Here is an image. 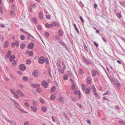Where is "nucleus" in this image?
<instances>
[{
	"label": "nucleus",
	"instance_id": "27",
	"mask_svg": "<svg viewBox=\"0 0 125 125\" xmlns=\"http://www.w3.org/2000/svg\"><path fill=\"white\" fill-rule=\"evenodd\" d=\"M10 14L13 17L15 16V13L13 11H11L10 12Z\"/></svg>",
	"mask_w": 125,
	"mask_h": 125
},
{
	"label": "nucleus",
	"instance_id": "34",
	"mask_svg": "<svg viewBox=\"0 0 125 125\" xmlns=\"http://www.w3.org/2000/svg\"><path fill=\"white\" fill-rule=\"evenodd\" d=\"M40 102L42 103H44V100L43 98H40L39 99Z\"/></svg>",
	"mask_w": 125,
	"mask_h": 125
},
{
	"label": "nucleus",
	"instance_id": "53",
	"mask_svg": "<svg viewBox=\"0 0 125 125\" xmlns=\"http://www.w3.org/2000/svg\"><path fill=\"white\" fill-rule=\"evenodd\" d=\"M15 6L13 5L12 4L11 6V8L12 9H14L15 8Z\"/></svg>",
	"mask_w": 125,
	"mask_h": 125
},
{
	"label": "nucleus",
	"instance_id": "7",
	"mask_svg": "<svg viewBox=\"0 0 125 125\" xmlns=\"http://www.w3.org/2000/svg\"><path fill=\"white\" fill-rule=\"evenodd\" d=\"M52 27H55V26L57 27H58L59 26V24L58 22H53L52 24Z\"/></svg>",
	"mask_w": 125,
	"mask_h": 125
},
{
	"label": "nucleus",
	"instance_id": "37",
	"mask_svg": "<svg viewBox=\"0 0 125 125\" xmlns=\"http://www.w3.org/2000/svg\"><path fill=\"white\" fill-rule=\"evenodd\" d=\"M33 21L35 24L37 23V21L36 19L35 18H33L32 19Z\"/></svg>",
	"mask_w": 125,
	"mask_h": 125
},
{
	"label": "nucleus",
	"instance_id": "14",
	"mask_svg": "<svg viewBox=\"0 0 125 125\" xmlns=\"http://www.w3.org/2000/svg\"><path fill=\"white\" fill-rule=\"evenodd\" d=\"M34 47V44L33 43H31L29 44L28 46V48L30 49H32Z\"/></svg>",
	"mask_w": 125,
	"mask_h": 125
},
{
	"label": "nucleus",
	"instance_id": "23",
	"mask_svg": "<svg viewBox=\"0 0 125 125\" xmlns=\"http://www.w3.org/2000/svg\"><path fill=\"white\" fill-rule=\"evenodd\" d=\"M55 96L54 94H52L50 97V99L52 100H53L55 99Z\"/></svg>",
	"mask_w": 125,
	"mask_h": 125
},
{
	"label": "nucleus",
	"instance_id": "17",
	"mask_svg": "<svg viewBox=\"0 0 125 125\" xmlns=\"http://www.w3.org/2000/svg\"><path fill=\"white\" fill-rule=\"evenodd\" d=\"M85 93L86 94H89L90 92V88H88L86 89L85 90Z\"/></svg>",
	"mask_w": 125,
	"mask_h": 125
},
{
	"label": "nucleus",
	"instance_id": "8",
	"mask_svg": "<svg viewBox=\"0 0 125 125\" xmlns=\"http://www.w3.org/2000/svg\"><path fill=\"white\" fill-rule=\"evenodd\" d=\"M32 75L33 76L37 77L38 76V73L36 70H35L32 73Z\"/></svg>",
	"mask_w": 125,
	"mask_h": 125
},
{
	"label": "nucleus",
	"instance_id": "33",
	"mask_svg": "<svg viewBox=\"0 0 125 125\" xmlns=\"http://www.w3.org/2000/svg\"><path fill=\"white\" fill-rule=\"evenodd\" d=\"M55 90V87L54 86H53L51 90V92H53Z\"/></svg>",
	"mask_w": 125,
	"mask_h": 125
},
{
	"label": "nucleus",
	"instance_id": "13",
	"mask_svg": "<svg viewBox=\"0 0 125 125\" xmlns=\"http://www.w3.org/2000/svg\"><path fill=\"white\" fill-rule=\"evenodd\" d=\"M92 78L90 77H88L87 79V82L88 83H91L92 82Z\"/></svg>",
	"mask_w": 125,
	"mask_h": 125
},
{
	"label": "nucleus",
	"instance_id": "46",
	"mask_svg": "<svg viewBox=\"0 0 125 125\" xmlns=\"http://www.w3.org/2000/svg\"><path fill=\"white\" fill-rule=\"evenodd\" d=\"M119 123L121 124H123V125H125V122H124L122 121H120L119 122Z\"/></svg>",
	"mask_w": 125,
	"mask_h": 125
},
{
	"label": "nucleus",
	"instance_id": "26",
	"mask_svg": "<svg viewBox=\"0 0 125 125\" xmlns=\"http://www.w3.org/2000/svg\"><path fill=\"white\" fill-rule=\"evenodd\" d=\"M17 62L16 60H15L13 61L12 63L13 65L14 66H16L17 65Z\"/></svg>",
	"mask_w": 125,
	"mask_h": 125
},
{
	"label": "nucleus",
	"instance_id": "49",
	"mask_svg": "<svg viewBox=\"0 0 125 125\" xmlns=\"http://www.w3.org/2000/svg\"><path fill=\"white\" fill-rule=\"evenodd\" d=\"M24 105L26 107H28L29 106V104L27 103H25L24 104Z\"/></svg>",
	"mask_w": 125,
	"mask_h": 125
},
{
	"label": "nucleus",
	"instance_id": "31",
	"mask_svg": "<svg viewBox=\"0 0 125 125\" xmlns=\"http://www.w3.org/2000/svg\"><path fill=\"white\" fill-rule=\"evenodd\" d=\"M59 70L60 72L62 73L63 74L64 73L65 70L63 69H59Z\"/></svg>",
	"mask_w": 125,
	"mask_h": 125
},
{
	"label": "nucleus",
	"instance_id": "20",
	"mask_svg": "<svg viewBox=\"0 0 125 125\" xmlns=\"http://www.w3.org/2000/svg\"><path fill=\"white\" fill-rule=\"evenodd\" d=\"M92 89L93 91L94 94V93H97L96 92V88H95V87L94 85H93V87Z\"/></svg>",
	"mask_w": 125,
	"mask_h": 125
},
{
	"label": "nucleus",
	"instance_id": "58",
	"mask_svg": "<svg viewBox=\"0 0 125 125\" xmlns=\"http://www.w3.org/2000/svg\"><path fill=\"white\" fill-rule=\"evenodd\" d=\"M45 63L47 64H48L49 63V60H46L45 62Z\"/></svg>",
	"mask_w": 125,
	"mask_h": 125
},
{
	"label": "nucleus",
	"instance_id": "5",
	"mask_svg": "<svg viewBox=\"0 0 125 125\" xmlns=\"http://www.w3.org/2000/svg\"><path fill=\"white\" fill-rule=\"evenodd\" d=\"M42 84L45 88H47L48 87V83L45 81H43L42 82Z\"/></svg>",
	"mask_w": 125,
	"mask_h": 125
},
{
	"label": "nucleus",
	"instance_id": "38",
	"mask_svg": "<svg viewBox=\"0 0 125 125\" xmlns=\"http://www.w3.org/2000/svg\"><path fill=\"white\" fill-rule=\"evenodd\" d=\"M3 9L2 6L0 5V13L2 14L3 13Z\"/></svg>",
	"mask_w": 125,
	"mask_h": 125
},
{
	"label": "nucleus",
	"instance_id": "6",
	"mask_svg": "<svg viewBox=\"0 0 125 125\" xmlns=\"http://www.w3.org/2000/svg\"><path fill=\"white\" fill-rule=\"evenodd\" d=\"M17 93L19 94L20 96L21 97H24V95L23 93L20 90L18 89L17 90Z\"/></svg>",
	"mask_w": 125,
	"mask_h": 125
},
{
	"label": "nucleus",
	"instance_id": "51",
	"mask_svg": "<svg viewBox=\"0 0 125 125\" xmlns=\"http://www.w3.org/2000/svg\"><path fill=\"white\" fill-rule=\"evenodd\" d=\"M80 20H81V21H82V22L83 23L84 22V21L82 17L80 16Z\"/></svg>",
	"mask_w": 125,
	"mask_h": 125
},
{
	"label": "nucleus",
	"instance_id": "57",
	"mask_svg": "<svg viewBox=\"0 0 125 125\" xmlns=\"http://www.w3.org/2000/svg\"><path fill=\"white\" fill-rule=\"evenodd\" d=\"M71 99L73 100V101L74 102L75 101H76L75 99L73 97H71Z\"/></svg>",
	"mask_w": 125,
	"mask_h": 125
},
{
	"label": "nucleus",
	"instance_id": "11",
	"mask_svg": "<svg viewBox=\"0 0 125 125\" xmlns=\"http://www.w3.org/2000/svg\"><path fill=\"white\" fill-rule=\"evenodd\" d=\"M31 86L34 88L39 87L40 86V84H33L31 85Z\"/></svg>",
	"mask_w": 125,
	"mask_h": 125
},
{
	"label": "nucleus",
	"instance_id": "4",
	"mask_svg": "<svg viewBox=\"0 0 125 125\" xmlns=\"http://www.w3.org/2000/svg\"><path fill=\"white\" fill-rule=\"evenodd\" d=\"M40 64H42L44 63L45 59L43 57H40L38 60Z\"/></svg>",
	"mask_w": 125,
	"mask_h": 125
},
{
	"label": "nucleus",
	"instance_id": "9",
	"mask_svg": "<svg viewBox=\"0 0 125 125\" xmlns=\"http://www.w3.org/2000/svg\"><path fill=\"white\" fill-rule=\"evenodd\" d=\"M31 108L32 111L34 112H35L37 111V109L36 107L33 106H31Z\"/></svg>",
	"mask_w": 125,
	"mask_h": 125
},
{
	"label": "nucleus",
	"instance_id": "36",
	"mask_svg": "<svg viewBox=\"0 0 125 125\" xmlns=\"http://www.w3.org/2000/svg\"><path fill=\"white\" fill-rule=\"evenodd\" d=\"M9 45V42L8 41H6L4 43V46L5 47H7Z\"/></svg>",
	"mask_w": 125,
	"mask_h": 125
},
{
	"label": "nucleus",
	"instance_id": "56",
	"mask_svg": "<svg viewBox=\"0 0 125 125\" xmlns=\"http://www.w3.org/2000/svg\"><path fill=\"white\" fill-rule=\"evenodd\" d=\"M46 17L48 19H49L50 18V15H47L46 16Z\"/></svg>",
	"mask_w": 125,
	"mask_h": 125
},
{
	"label": "nucleus",
	"instance_id": "30",
	"mask_svg": "<svg viewBox=\"0 0 125 125\" xmlns=\"http://www.w3.org/2000/svg\"><path fill=\"white\" fill-rule=\"evenodd\" d=\"M22 79L23 80L25 81H26L28 80V79L27 77L26 76H24L23 78Z\"/></svg>",
	"mask_w": 125,
	"mask_h": 125
},
{
	"label": "nucleus",
	"instance_id": "45",
	"mask_svg": "<svg viewBox=\"0 0 125 125\" xmlns=\"http://www.w3.org/2000/svg\"><path fill=\"white\" fill-rule=\"evenodd\" d=\"M38 30H40L42 29V26L40 25H38Z\"/></svg>",
	"mask_w": 125,
	"mask_h": 125
},
{
	"label": "nucleus",
	"instance_id": "35",
	"mask_svg": "<svg viewBox=\"0 0 125 125\" xmlns=\"http://www.w3.org/2000/svg\"><path fill=\"white\" fill-rule=\"evenodd\" d=\"M75 85L74 83H73L72 85V89L73 90L75 89Z\"/></svg>",
	"mask_w": 125,
	"mask_h": 125
},
{
	"label": "nucleus",
	"instance_id": "47",
	"mask_svg": "<svg viewBox=\"0 0 125 125\" xmlns=\"http://www.w3.org/2000/svg\"><path fill=\"white\" fill-rule=\"evenodd\" d=\"M33 52L32 51H31L30 52H29V54L31 56H32L33 55Z\"/></svg>",
	"mask_w": 125,
	"mask_h": 125
},
{
	"label": "nucleus",
	"instance_id": "21",
	"mask_svg": "<svg viewBox=\"0 0 125 125\" xmlns=\"http://www.w3.org/2000/svg\"><path fill=\"white\" fill-rule=\"evenodd\" d=\"M17 108L20 111H21L25 114L28 113L27 112L25 111L24 110L20 108Z\"/></svg>",
	"mask_w": 125,
	"mask_h": 125
},
{
	"label": "nucleus",
	"instance_id": "40",
	"mask_svg": "<svg viewBox=\"0 0 125 125\" xmlns=\"http://www.w3.org/2000/svg\"><path fill=\"white\" fill-rule=\"evenodd\" d=\"M26 63L27 64H30L31 62V61L30 60H27L26 61Z\"/></svg>",
	"mask_w": 125,
	"mask_h": 125
},
{
	"label": "nucleus",
	"instance_id": "50",
	"mask_svg": "<svg viewBox=\"0 0 125 125\" xmlns=\"http://www.w3.org/2000/svg\"><path fill=\"white\" fill-rule=\"evenodd\" d=\"M15 43L14 42H13L11 44V47H14L15 46Z\"/></svg>",
	"mask_w": 125,
	"mask_h": 125
},
{
	"label": "nucleus",
	"instance_id": "44",
	"mask_svg": "<svg viewBox=\"0 0 125 125\" xmlns=\"http://www.w3.org/2000/svg\"><path fill=\"white\" fill-rule=\"evenodd\" d=\"M45 35L46 37H48L49 35V33L48 32H45Z\"/></svg>",
	"mask_w": 125,
	"mask_h": 125
},
{
	"label": "nucleus",
	"instance_id": "24",
	"mask_svg": "<svg viewBox=\"0 0 125 125\" xmlns=\"http://www.w3.org/2000/svg\"><path fill=\"white\" fill-rule=\"evenodd\" d=\"M41 109L42 110L43 112H45L47 110V108L45 106H42Z\"/></svg>",
	"mask_w": 125,
	"mask_h": 125
},
{
	"label": "nucleus",
	"instance_id": "22",
	"mask_svg": "<svg viewBox=\"0 0 125 125\" xmlns=\"http://www.w3.org/2000/svg\"><path fill=\"white\" fill-rule=\"evenodd\" d=\"M63 79L65 80H66L68 79V76L66 74L64 75L63 76Z\"/></svg>",
	"mask_w": 125,
	"mask_h": 125
},
{
	"label": "nucleus",
	"instance_id": "2",
	"mask_svg": "<svg viewBox=\"0 0 125 125\" xmlns=\"http://www.w3.org/2000/svg\"><path fill=\"white\" fill-rule=\"evenodd\" d=\"M10 90L11 92L14 95L15 97L17 99L19 98L18 95L15 93V91L14 89H11Z\"/></svg>",
	"mask_w": 125,
	"mask_h": 125
},
{
	"label": "nucleus",
	"instance_id": "16",
	"mask_svg": "<svg viewBox=\"0 0 125 125\" xmlns=\"http://www.w3.org/2000/svg\"><path fill=\"white\" fill-rule=\"evenodd\" d=\"M58 100L60 103H62L63 102V98L62 96H60Z\"/></svg>",
	"mask_w": 125,
	"mask_h": 125
},
{
	"label": "nucleus",
	"instance_id": "28",
	"mask_svg": "<svg viewBox=\"0 0 125 125\" xmlns=\"http://www.w3.org/2000/svg\"><path fill=\"white\" fill-rule=\"evenodd\" d=\"M25 47V45L24 43L20 45V48L21 49H23Z\"/></svg>",
	"mask_w": 125,
	"mask_h": 125
},
{
	"label": "nucleus",
	"instance_id": "15",
	"mask_svg": "<svg viewBox=\"0 0 125 125\" xmlns=\"http://www.w3.org/2000/svg\"><path fill=\"white\" fill-rule=\"evenodd\" d=\"M91 73L93 76H95L97 73V72H95L93 70L92 71Z\"/></svg>",
	"mask_w": 125,
	"mask_h": 125
},
{
	"label": "nucleus",
	"instance_id": "39",
	"mask_svg": "<svg viewBox=\"0 0 125 125\" xmlns=\"http://www.w3.org/2000/svg\"><path fill=\"white\" fill-rule=\"evenodd\" d=\"M79 73L80 74H83V71L81 69H80L79 70Z\"/></svg>",
	"mask_w": 125,
	"mask_h": 125
},
{
	"label": "nucleus",
	"instance_id": "41",
	"mask_svg": "<svg viewBox=\"0 0 125 125\" xmlns=\"http://www.w3.org/2000/svg\"><path fill=\"white\" fill-rule=\"evenodd\" d=\"M25 36L24 35H21L20 36V38L22 40H24L25 39Z\"/></svg>",
	"mask_w": 125,
	"mask_h": 125
},
{
	"label": "nucleus",
	"instance_id": "64",
	"mask_svg": "<svg viewBox=\"0 0 125 125\" xmlns=\"http://www.w3.org/2000/svg\"><path fill=\"white\" fill-rule=\"evenodd\" d=\"M108 93V92L107 91L105 93L103 94V95H107V94Z\"/></svg>",
	"mask_w": 125,
	"mask_h": 125
},
{
	"label": "nucleus",
	"instance_id": "12",
	"mask_svg": "<svg viewBox=\"0 0 125 125\" xmlns=\"http://www.w3.org/2000/svg\"><path fill=\"white\" fill-rule=\"evenodd\" d=\"M45 26L46 27L48 28H49L52 27L51 24H49L48 23H46L45 24Z\"/></svg>",
	"mask_w": 125,
	"mask_h": 125
},
{
	"label": "nucleus",
	"instance_id": "59",
	"mask_svg": "<svg viewBox=\"0 0 125 125\" xmlns=\"http://www.w3.org/2000/svg\"><path fill=\"white\" fill-rule=\"evenodd\" d=\"M102 38L103 40L105 42H106V39L104 37H102Z\"/></svg>",
	"mask_w": 125,
	"mask_h": 125
},
{
	"label": "nucleus",
	"instance_id": "32",
	"mask_svg": "<svg viewBox=\"0 0 125 125\" xmlns=\"http://www.w3.org/2000/svg\"><path fill=\"white\" fill-rule=\"evenodd\" d=\"M94 95H95L96 96V97L98 99H100V97L99 95L97 94V93L94 94Z\"/></svg>",
	"mask_w": 125,
	"mask_h": 125
},
{
	"label": "nucleus",
	"instance_id": "48",
	"mask_svg": "<svg viewBox=\"0 0 125 125\" xmlns=\"http://www.w3.org/2000/svg\"><path fill=\"white\" fill-rule=\"evenodd\" d=\"M15 45L17 47H18L19 46V42L18 41H16L15 43Z\"/></svg>",
	"mask_w": 125,
	"mask_h": 125
},
{
	"label": "nucleus",
	"instance_id": "3",
	"mask_svg": "<svg viewBox=\"0 0 125 125\" xmlns=\"http://www.w3.org/2000/svg\"><path fill=\"white\" fill-rule=\"evenodd\" d=\"M19 69L21 71H23L25 70L26 69V66L24 64H22L20 65Z\"/></svg>",
	"mask_w": 125,
	"mask_h": 125
},
{
	"label": "nucleus",
	"instance_id": "1",
	"mask_svg": "<svg viewBox=\"0 0 125 125\" xmlns=\"http://www.w3.org/2000/svg\"><path fill=\"white\" fill-rule=\"evenodd\" d=\"M11 53V52L10 51H9L8 52L7 54L6 55V57L7 58H10V61H12V60L14 59L15 56L14 55H12L10 56Z\"/></svg>",
	"mask_w": 125,
	"mask_h": 125
},
{
	"label": "nucleus",
	"instance_id": "25",
	"mask_svg": "<svg viewBox=\"0 0 125 125\" xmlns=\"http://www.w3.org/2000/svg\"><path fill=\"white\" fill-rule=\"evenodd\" d=\"M37 92L39 93H41L42 92V89L40 88H38L36 89Z\"/></svg>",
	"mask_w": 125,
	"mask_h": 125
},
{
	"label": "nucleus",
	"instance_id": "43",
	"mask_svg": "<svg viewBox=\"0 0 125 125\" xmlns=\"http://www.w3.org/2000/svg\"><path fill=\"white\" fill-rule=\"evenodd\" d=\"M48 72H49V74L50 75V76H51L52 77V75L53 74V73L52 72V73H51V70L50 69L49 70Z\"/></svg>",
	"mask_w": 125,
	"mask_h": 125
},
{
	"label": "nucleus",
	"instance_id": "52",
	"mask_svg": "<svg viewBox=\"0 0 125 125\" xmlns=\"http://www.w3.org/2000/svg\"><path fill=\"white\" fill-rule=\"evenodd\" d=\"M94 44L95 45L96 47H98V44L96 42H94Z\"/></svg>",
	"mask_w": 125,
	"mask_h": 125
},
{
	"label": "nucleus",
	"instance_id": "62",
	"mask_svg": "<svg viewBox=\"0 0 125 125\" xmlns=\"http://www.w3.org/2000/svg\"><path fill=\"white\" fill-rule=\"evenodd\" d=\"M37 102H36L34 101L32 103V104L33 105H35L36 104Z\"/></svg>",
	"mask_w": 125,
	"mask_h": 125
},
{
	"label": "nucleus",
	"instance_id": "42",
	"mask_svg": "<svg viewBox=\"0 0 125 125\" xmlns=\"http://www.w3.org/2000/svg\"><path fill=\"white\" fill-rule=\"evenodd\" d=\"M82 89L83 90H85V86L84 84H83L82 85Z\"/></svg>",
	"mask_w": 125,
	"mask_h": 125
},
{
	"label": "nucleus",
	"instance_id": "19",
	"mask_svg": "<svg viewBox=\"0 0 125 125\" xmlns=\"http://www.w3.org/2000/svg\"><path fill=\"white\" fill-rule=\"evenodd\" d=\"M58 34L59 36H62L63 34L62 31L61 30H60L58 32Z\"/></svg>",
	"mask_w": 125,
	"mask_h": 125
},
{
	"label": "nucleus",
	"instance_id": "63",
	"mask_svg": "<svg viewBox=\"0 0 125 125\" xmlns=\"http://www.w3.org/2000/svg\"><path fill=\"white\" fill-rule=\"evenodd\" d=\"M18 73L20 74L21 75L22 74V73L20 71H18L17 72Z\"/></svg>",
	"mask_w": 125,
	"mask_h": 125
},
{
	"label": "nucleus",
	"instance_id": "10",
	"mask_svg": "<svg viewBox=\"0 0 125 125\" xmlns=\"http://www.w3.org/2000/svg\"><path fill=\"white\" fill-rule=\"evenodd\" d=\"M75 91V94H78V98H81V93L80 91Z\"/></svg>",
	"mask_w": 125,
	"mask_h": 125
},
{
	"label": "nucleus",
	"instance_id": "55",
	"mask_svg": "<svg viewBox=\"0 0 125 125\" xmlns=\"http://www.w3.org/2000/svg\"><path fill=\"white\" fill-rule=\"evenodd\" d=\"M55 38L58 40H59L60 39V37L57 36H56L55 37Z\"/></svg>",
	"mask_w": 125,
	"mask_h": 125
},
{
	"label": "nucleus",
	"instance_id": "54",
	"mask_svg": "<svg viewBox=\"0 0 125 125\" xmlns=\"http://www.w3.org/2000/svg\"><path fill=\"white\" fill-rule=\"evenodd\" d=\"M29 123L27 121L26 122L24 123V125H29Z\"/></svg>",
	"mask_w": 125,
	"mask_h": 125
},
{
	"label": "nucleus",
	"instance_id": "61",
	"mask_svg": "<svg viewBox=\"0 0 125 125\" xmlns=\"http://www.w3.org/2000/svg\"><path fill=\"white\" fill-rule=\"evenodd\" d=\"M52 119L53 120V121L54 122H55V119H54V117L53 116H52Z\"/></svg>",
	"mask_w": 125,
	"mask_h": 125
},
{
	"label": "nucleus",
	"instance_id": "29",
	"mask_svg": "<svg viewBox=\"0 0 125 125\" xmlns=\"http://www.w3.org/2000/svg\"><path fill=\"white\" fill-rule=\"evenodd\" d=\"M116 15H117V17L119 19H120L122 17V15L120 13H117L116 14Z\"/></svg>",
	"mask_w": 125,
	"mask_h": 125
},
{
	"label": "nucleus",
	"instance_id": "18",
	"mask_svg": "<svg viewBox=\"0 0 125 125\" xmlns=\"http://www.w3.org/2000/svg\"><path fill=\"white\" fill-rule=\"evenodd\" d=\"M39 18L40 19H42L43 17V15L42 13L40 12H39Z\"/></svg>",
	"mask_w": 125,
	"mask_h": 125
},
{
	"label": "nucleus",
	"instance_id": "60",
	"mask_svg": "<svg viewBox=\"0 0 125 125\" xmlns=\"http://www.w3.org/2000/svg\"><path fill=\"white\" fill-rule=\"evenodd\" d=\"M75 29L76 30L77 32L78 33H79V31L78 30V29L77 28H76Z\"/></svg>",
	"mask_w": 125,
	"mask_h": 125
}]
</instances>
